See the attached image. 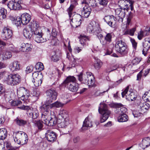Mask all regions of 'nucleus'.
I'll return each mask as SVG.
<instances>
[{
  "instance_id": "8fccbe9b",
  "label": "nucleus",
  "mask_w": 150,
  "mask_h": 150,
  "mask_svg": "<svg viewBox=\"0 0 150 150\" xmlns=\"http://www.w3.org/2000/svg\"><path fill=\"white\" fill-rule=\"evenodd\" d=\"M136 29L135 28H132L126 30L124 34L125 35L128 34L131 36H133L134 35V32L136 31Z\"/></svg>"
},
{
  "instance_id": "e433bc0d",
  "label": "nucleus",
  "mask_w": 150,
  "mask_h": 150,
  "mask_svg": "<svg viewBox=\"0 0 150 150\" xmlns=\"http://www.w3.org/2000/svg\"><path fill=\"white\" fill-rule=\"evenodd\" d=\"M3 59L6 60L10 59L12 57L11 53L8 50H6L3 53Z\"/></svg>"
},
{
  "instance_id": "f3484780",
  "label": "nucleus",
  "mask_w": 150,
  "mask_h": 150,
  "mask_svg": "<svg viewBox=\"0 0 150 150\" xmlns=\"http://www.w3.org/2000/svg\"><path fill=\"white\" fill-rule=\"evenodd\" d=\"M93 126L92 121L89 116L86 117L83 122V124L81 129L83 130H85Z\"/></svg>"
},
{
  "instance_id": "ddd939ff",
  "label": "nucleus",
  "mask_w": 150,
  "mask_h": 150,
  "mask_svg": "<svg viewBox=\"0 0 150 150\" xmlns=\"http://www.w3.org/2000/svg\"><path fill=\"white\" fill-rule=\"evenodd\" d=\"M12 35V30L9 28L4 27L2 30L1 37L4 40H7L11 37Z\"/></svg>"
},
{
  "instance_id": "4c0bfd02",
  "label": "nucleus",
  "mask_w": 150,
  "mask_h": 150,
  "mask_svg": "<svg viewBox=\"0 0 150 150\" xmlns=\"http://www.w3.org/2000/svg\"><path fill=\"white\" fill-rule=\"evenodd\" d=\"M7 132L5 128L0 129V139H4L7 136Z\"/></svg>"
},
{
  "instance_id": "0eeeda50",
  "label": "nucleus",
  "mask_w": 150,
  "mask_h": 150,
  "mask_svg": "<svg viewBox=\"0 0 150 150\" xmlns=\"http://www.w3.org/2000/svg\"><path fill=\"white\" fill-rule=\"evenodd\" d=\"M134 2L132 0H119L118 4L120 8H126V11H127L129 7L132 11L134 9L133 5Z\"/></svg>"
},
{
  "instance_id": "72a5a7b5",
  "label": "nucleus",
  "mask_w": 150,
  "mask_h": 150,
  "mask_svg": "<svg viewBox=\"0 0 150 150\" xmlns=\"http://www.w3.org/2000/svg\"><path fill=\"white\" fill-rule=\"evenodd\" d=\"M23 34L24 37L26 38H30L33 37V31H31L30 29V31L28 30L26 28H25L23 30Z\"/></svg>"
},
{
  "instance_id": "69168bd1",
  "label": "nucleus",
  "mask_w": 150,
  "mask_h": 150,
  "mask_svg": "<svg viewBox=\"0 0 150 150\" xmlns=\"http://www.w3.org/2000/svg\"><path fill=\"white\" fill-rule=\"evenodd\" d=\"M143 37H144V36L142 31L141 30L138 33L137 38L139 40H141Z\"/></svg>"
},
{
  "instance_id": "09e8293b",
  "label": "nucleus",
  "mask_w": 150,
  "mask_h": 150,
  "mask_svg": "<svg viewBox=\"0 0 150 150\" xmlns=\"http://www.w3.org/2000/svg\"><path fill=\"white\" fill-rule=\"evenodd\" d=\"M74 8L73 5H71L70 7L67 10L70 18H71L73 15L74 13H73L72 11Z\"/></svg>"
},
{
  "instance_id": "c756f323",
  "label": "nucleus",
  "mask_w": 150,
  "mask_h": 150,
  "mask_svg": "<svg viewBox=\"0 0 150 150\" xmlns=\"http://www.w3.org/2000/svg\"><path fill=\"white\" fill-rule=\"evenodd\" d=\"M142 148L144 149L150 146V137H148L144 138L142 139Z\"/></svg>"
},
{
  "instance_id": "a19ab883",
  "label": "nucleus",
  "mask_w": 150,
  "mask_h": 150,
  "mask_svg": "<svg viewBox=\"0 0 150 150\" xmlns=\"http://www.w3.org/2000/svg\"><path fill=\"white\" fill-rule=\"evenodd\" d=\"M32 82L35 86L38 87L41 85L42 82V80L40 78L38 77L33 79Z\"/></svg>"
},
{
  "instance_id": "9b49d317",
  "label": "nucleus",
  "mask_w": 150,
  "mask_h": 150,
  "mask_svg": "<svg viewBox=\"0 0 150 150\" xmlns=\"http://www.w3.org/2000/svg\"><path fill=\"white\" fill-rule=\"evenodd\" d=\"M126 8H117L115 10V14L118 16L116 17L118 21L119 22H122L123 18L126 15Z\"/></svg>"
},
{
  "instance_id": "4be33fe9",
  "label": "nucleus",
  "mask_w": 150,
  "mask_h": 150,
  "mask_svg": "<svg viewBox=\"0 0 150 150\" xmlns=\"http://www.w3.org/2000/svg\"><path fill=\"white\" fill-rule=\"evenodd\" d=\"M106 33V34L104 37L105 41H100L101 43L104 47H106L107 46V42L110 43L111 42L113 36L112 33Z\"/></svg>"
},
{
  "instance_id": "a18cd8bd",
  "label": "nucleus",
  "mask_w": 150,
  "mask_h": 150,
  "mask_svg": "<svg viewBox=\"0 0 150 150\" xmlns=\"http://www.w3.org/2000/svg\"><path fill=\"white\" fill-rule=\"evenodd\" d=\"M59 116H60L63 119L68 118V114L67 111L66 110H61L59 113Z\"/></svg>"
},
{
  "instance_id": "e2e57ef3",
  "label": "nucleus",
  "mask_w": 150,
  "mask_h": 150,
  "mask_svg": "<svg viewBox=\"0 0 150 150\" xmlns=\"http://www.w3.org/2000/svg\"><path fill=\"white\" fill-rule=\"evenodd\" d=\"M109 90V88H108L107 90L106 91H104L103 92H100L99 91H97L95 93V95L96 96H101L104 94V93L105 92H106L108 91V90Z\"/></svg>"
},
{
  "instance_id": "338daca9",
  "label": "nucleus",
  "mask_w": 150,
  "mask_h": 150,
  "mask_svg": "<svg viewBox=\"0 0 150 150\" xmlns=\"http://www.w3.org/2000/svg\"><path fill=\"white\" fill-rule=\"evenodd\" d=\"M130 40L132 44L133 47L135 49H136L137 47V42H136L135 40L133 39H131Z\"/></svg>"
},
{
  "instance_id": "37998d69",
  "label": "nucleus",
  "mask_w": 150,
  "mask_h": 150,
  "mask_svg": "<svg viewBox=\"0 0 150 150\" xmlns=\"http://www.w3.org/2000/svg\"><path fill=\"white\" fill-rule=\"evenodd\" d=\"M95 61L94 63L95 68L96 69H99L103 64L102 62L98 59L95 58Z\"/></svg>"
},
{
  "instance_id": "4d7b16f0",
  "label": "nucleus",
  "mask_w": 150,
  "mask_h": 150,
  "mask_svg": "<svg viewBox=\"0 0 150 150\" xmlns=\"http://www.w3.org/2000/svg\"><path fill=\"white\" fill-rule=\"evenodd\" d=\"M141 60L140 58L136 57L132 61V63L133 65H137L139 63Z\"/></svg>"
},
{
  "instance_id": "f257e3e1",
  "label": "nucleus",
  "mask_w": 150,
  "mask_h": 150,
  "mask_svg": "<svg viewBox=\"0 0 150 150\" xmlns=\"http://www.w3.org/2000/svg\"><path fill=\"white\" fill-rule=\"evenodd\" d=\"M76 81L74 77L70 76L66 78L63 82V84L69 91L76 92L79 88V84Z\"/></svg>"
},
{
  "instance_id": "f03ea898",
  "label": "nucleus",
  "mask_w": 150,
  "mask_h": 150,
  "mask_svg": "<svg viewBox=\"0 0 150 150\" xmlns=\"http://www.w3.org/2000/svg\"><path fill=\"white\" fill-rule=\"evenodd\" d=\"M115 47L116 52L122 56L126 55L128 53L129 50L127 46L122 40L117 41Z\"/></svg>"
},
{
  "instance_id": "2eb2a0df",
  "label": "nucleus",
  "mask_w": 150,
  "mask_h": 150,
  "mask_svg": "<svg viewBox=\"0 0 150 150\" xmlns=\"http://www.w3.org/2000/svg\"><path fill=\"white\" fill-rule=\"evenodd\" d=\"M45 138L48 142H53L56 139V134L53 131L48 130L46 133Z\"/></svg>"
},
{
  "instance_id": "c9c22d12",
  "label": "nucleus",
  "mask_w": 150,
  "mask_h": 150,
  "mask_svg": "<svg viewBox=\"0 0 150 150\" xmlns=\"http://www.w3.org/2000/svg\"><path fill=\"white\" fill-rule=\"evenodd\" d=\"M128 120V117L125 114L120 115L118 117V120L119 122H125L127 121Z\"/></svg>"
},
{
  "instance_id": "774afa93",
  "label": "nucleus",
  "mask_w": 150,
  "mask_h": 150,
  "mask_svg": "<svg viewBox=\"0 0 150 150\" xmlns=\"http://www.w3.org/2000/svg\"><path fill=\"white\" fill-rule=\"evenodd\" d=\"M4 146L7 148H10L11 146L10 143L8 141H6L4 142Z\"/></svg>"
},
{
  "instance_id": "2f4dec72",
  "label": "nucleus",
  "mask_w": 150,
  "mask_h": 150,
  "mask_svg": "<svg viewBox=\"0 0 150 150\" xmlns=\"http://www.w3.org/2000/svg\"><path fill=\"white\" fill-rule=\"evenodd\" d=\"M127 111V109L122 106L117 108L115 110V112L120 115L125 114Z\"/></svg>"
},
{
  "instance_id": "79ce46f5",
  "label": "nucleus",
  "mask_w": 150,
  "mask_h": 150,
  "mask_svg": "<svg viewBox=\"0 0 150 150\" xmlns=\"http://www.w3.org/2000/svg\"><path fill=\"white\" fill-rule=\"evenodd\" d=\"M6 11L4 8L2 7L0 8V19L2 20L6 17Z\"/></svg>"
},
{
  "instance_id": "ea45409f",
  "label": "nucleus",
  "mask_w": 150,
  "mask_h": 150,
  "mask_svg": "<svg viewBox=\"0 0 150 150\" xmlns=\"http://www.w3.org/2000/svg\"><path fill=\"white\" fill-rule=\"evenodd\" d=\"M80 43L83 45H84L85 42L86 40H90V38L88 36L84 35H80Z\"/></svg>"
},
{
  "instance_id": "49530a36",
  "label": "nucleus",
  "mask_w": 150,
  "mask_h": 150,
  "mask_svg": "<svg viewBox=\"0 0 150 150\" xmlns=\"http://www.w3.org/2000/svg\"><path fill=\"white\" fill-rule=\"evenodd\" d=\"M36 70L38 71H41L44 69V66L43 64L41 62H38L37 63L35 66Z\"/></svg>"
},
{
  "instance_id": "680f3d73",
  "label": "nucleus",
  "mask_w": 150,
  "mask_h": 150,
  "mask_svg": "<svg viewBox=\"0 0 150 150\" xmlns=\"http://www.w3.org/2000/svg\"><path fill=\"white\" fill-rule=\"evenodd\" d=\"M0 50L2 51L4 48V47L6 45V44L5 42L0 40Z\"/></svg>"
},
{
  "instance_id": "412c9836",
  "label": "nucleus",
  "mask_w": 150,
  "mask_h": 150,
  "mask_svg": "<svg viewBox=\"0 0 150 150\" xmlns=\"http://www.w3.org/2000/svg\"><path fill=\"white\" fill-rule=\"evenodd\" d=\"M21 20H22V24L24 25H26L30 21L31 19V16L28 13H27L22 14L19 18Z\"/></svg>"
},
{
  "instance_id": "bb28decb",
  "label": "nucleus",
  "mask_w": 150,
  "mask_h": 150,
  "mask_svg": "<svg viewBox=\"0 0 150 150\" xmlns=\"http://www.w3.org/2000/svg\"><path fill=\"white\" fill-rule=\"evenodd\" d=\"M102 30L98 26H96L93 33L96 35L98 39L100 40L103 38V35L101 34Z\"/></svg>"
},
{
  "instance_id": "f8f14e48",
  "label": "nucleus",
  "mask_w": 150,
  "mask_h": 150,
  "mask_svg": "<svg viewBox=\"0 0 150 150\" xmlns=\"http://www.w3.org/2000/svg\"><path fill=\"white\" fill-rule=\"evenodd\" d=\"M104 20L109 26L112 28H114L117 19L116 17L112 15L105 16L104 18Z\"/></svg>"
},
{
  "instance_id": "f704fd0d",
  "label": "nucleus",
  "mask_w": 150,
  "mask_h": 150,
  "mask_svg": "<svg viewBox=\"0 0 150 150\" xmlns=\"http://www.w3.org/2000/svg\"><path fill=\"white\" fill-rule=\"evenodd\" d=\"M15 121L18 125L20 126H24L26 125L27 123V121L18 117L15 120Z\"/></svg>"
},
{
  "instance_id": "603ef678",
  "label": "nucleus",
  "mask_w": 150,
  "mask_h": 150,
  "mask_svg": "<svg viewBox=\"0 0 150 150\" xmlns=\"http://www.w3.org/2000/svg\"><path fill=\"white\" fill-rule=\"evenodd\" d=\"M53 54L52 55V60L55 62H56L59 60V57L57 55V53L55 52H53Z\"/></svg>"
},
{
  "instance_id": "5701e85b",
  "label": "nucleus",
  "mask_w": 150,
  "mask_h": 150,
  "mask_svg": "<svg viewBox=\"0 0 150 150\" xmlns=\"http://www.w3.org/2000/svg\"><path fill=\"white\" fill-rule=\"evenodd\" d=\"M91 9L88 5H86L83 8V10L81 11V15L82 17L85 18H88L91 13Z\"/></svg>"
},
{
  "instance_id": "052dcab7",
  "label": "nucleus",
  "mask_w": 150,
  "mask_h": 150,
  "mask_svg": "<svg viewBox=\"0 0 150 150\" xmlns=\"http://www.w3.org/2000/svg\"><path fill=\"white\" fill-rule=\"evenodd\" d=\"M18 19V20H17V19H14L13 20V23H14L16 25L17 27L20 25L21 23L22 24V20H21V18L19 19V18Z\"/></svg>"
},
{
  "instance_id": "a211bd4d",
  "label": "nucleus",
  "mask_w": 150,
  "mask_h": 150,
  "mask_svg": "<svg viewBox=\"0 0 150 150\" xmlns=\"http://www.w3.org/2000/svg\"><path fill=\"white\" fill-rule=\"evenodd\" d=\"M143 49L142 50V53L145 55L146 54L147 51L150 47V38H146L143 42Z\"/></svg>"
},
{
  "instance_id": "58836bf2",
  "label": "nucleus",
  "mask_w": 150,
  "mask_h": 150,
  "mask_svg": "<svg viewBox=\"0 0 150 150\" xmlns=\"http://www.w3.org/2000/svg\"><path fill=\"white\" fill-rule=\"evenodd\" d=\"M20 134L18 132H15L13 134V136L15 142L17 144H21V141L20 139Z\"/></svg>"
},
{
  "instance_id": "7c9ffc66",
  "label": "nucleus",
  "mask_w": 150,
  "mask_h": 150,
  "mask_svg": "<svg viewBox=\"0 0 150 150\" xmlns=\"http://www.w3.org/2000/svg\"><path fill=\"white\" fill-rule=\"evenodd\" d=\"M69 124L68 118H66L62 120V121L58 125L59 127L66 128L67 127Z\"/></svg>"
},
{
  "instance_id": "473e14b6",
  "label": "nucleus",
  "mask_w": 150,
  "mask_h": 150,
  "mask_svg": "<svg viewBox=\"0 0 150 150\" xmlns=\"http://www.w3.org/2000/svg\"><path fill=\"white\" fill-rule=\"evenodd\" d=\"M87 82L86 84L89 87L93 86L95 83V80L93 76L91 75L90 76H88V77L87 79Z\"/></svg>"
},
{
  "instance_id": "dca6fc26",
  "label": "nucleus",
  "mask_w": 150,
  "mask_h": 150,
  "mask_svg": "<svg viewBox=\"0 0 150 150\" xmlns=\"http://www.w3.org/2000/svg\"><path fill=\"white\" fill-rule=\"evenodd\" d=\"M46 117V118L42 119L43 122L44 124L49 126H53L56 124L57 120L55 117H50V118H49V119H47Z\"/></svg>"
},
{
  "instance_id": "5fc2aeb1",
  "label": "nucleus",
  "mask_w": 150,
  "mask_h": 150,
  "mask_svg": "<svg viewBox=\"0 0 150 150\" xmlns=\"http://www.w3.org/2000/svg\"><path fill=\"white\" fill-rule=\"evenodd\" d=\"M22 103V102L20 100H12L11 102V105L12 106H18Z\"/></svg>"
},
{
  "instance_id": "de8ad7c7",
  "label": "nucleus",
  "mask_w": 150,
  "mask_h": 150,
  "mask_svg": "<svg viewBox=\"0 0 150 150\" xmlns=\"http://www.w3.org/2000/svg\"><path fill=\"white\" fill-rule=\"evenodd\" d=\"M96 25V24L95 25H92L91 23L89 24L87 27V30L88 32L91 33H93Z\"/></svg>"
},
{
  "instance_id": "aec40b11",
  "label": "nucleus",
  "mask_w": 150,
  "mask_h": 150,
  "mask_svg": "<svg viewBox=\"0 0 150 150\" xmlns=\"http://www.w3.org/2000/svg\"><path fill=\"white\" fill-rule=\"evenodd\" d=\"M92 74V73L91 72H86V74H84L82 73H81L80 74L77 76L78 80L82 83L86 84L88 76H90Z\"/></svg>"
},
{
  "instance_id": "6ab92c4d",
  "label": "nucleus",
  "mask_w": 150,
  "mask_h": 150,
  "mask_svg": "<svg viewBox=\"0 0 150 150\" xmlns=\"http://www.w3.org/2000/svg\"><path fill=\"white\" fill-rule=\"evenodd\" d=\"M21 3L11 1L9 2L7 6L11 10H19L21 7Z\"/></svg>"
},
{
  "instance_id": "cd10ccee",
  "label": "nucleus",
  "mask_w": 150,
  "mask_h": 150,
  "mask_svg": "<svg viewBox=\"0 0 150 150\" xmlns=\"http://www.w3.org/2000/svg\"><path fill=\"white\" fill-rule=\"evenodd\" d=\"M22 45V50L23 52H29L31 50L32 47V46L31 44L28 43H23Z\"/></svg>"
},
{
  "instance_id": "20e7f679",
  "label": "nucleus",
  "mask_w": 150,
  "mask_h": 150,
  "mask_svg": "<svg viewBox=\"0 0 150 150\" xmlns=\"http://www.w3.org/2000/svg\"><path fill=\"white\" fill-rule=\"evenodd\" d=\"M8 85L14 86L18 84L21 81V77L18 74H12L8 75L5 80Z\"/></svg>"
},
{
  "instance_id": "423d86ee",
  "label": "nucleus",
  "mask_w": 150,
  "mask_h": 150,
  "mask_svg": "<svg viewBox=\"0 0 150 150\" xmlns=\"http://www.w3.org/2000/svg\"><path fill=\"white\" fill-rule=\"evenodd\" d=\"M19 108L23 110H26L28 116L33 119H36L39 116L38 111L35 108L31 109L29 106L24 105Z\"/></svg>"
},
{
  "instance_id": "6e6552de",
  "label": "nucleus",
  "mask_w": 150,
  "mask_h": 150,
  "mask_svg": "<svg viewBox=\"0 0 150 150\" xmlns=\"http://www.w3.org/2000/svg\"><path fill=\"white\" fill-rule=\"evenodd\" d=\"M29 26L31 29V31H33V36L43 34L42 32L41 27L36 21L31 22Z\"/></svg>"
},
{
  "instance_id": "39448f33",
  "label": "nucleus",
  "mask_w": 150,
  "mask_h": 150,
  "mask_svg": "<svg viewBox=\"0 0 150 150\" xmlns=\"http://www.w3.org/2000/svg\"><path fill=\"white\" fill-rule=\"evenodd\" d=\"M129 86H128L122 93V97L124 98L125 96L126 99L129 101L135 100L137 98V95L132 90L129 91Z\"/></svg>"
},
{
  "instance_id": "7ed1b4c3",
  "label": "nucleus",
  "mask_w": 150,
  "mask_h": 150,
  "mask_svg": "<svg viewBox=\"0 0 150 150\" xmlns=\"http://www.w3.org/2000/svg\"><path fill=\"white\" fill-rule=\"evenodd\" d=\"M98 108V111L102 115L100 120L101 123L105 122L111 114V112L108 109L107 105L103 103H101Z\"/></svg>"
},
{
  "instance_id": "0e129e2a",
  "label": "nucleus",
  "mask_w": 150,
  "mask_h": 150,
  "mask_svg": "<svg viewBox=\"0 0 150 150\" xmlns=\"http://www.w3.org/2000/svg\"><path fill=\"white\" fill-rule=\"evenodd\" d=\"M143 73V70L141 71L137 74L136 80L140 81L141 80Z\"/></svg>"
},
{
  "instance_id": "393cba45",
  "label": "nucleus",
  "mask_w": 150,
  "mask_h": 150,
  "mask_svg": "<svg viewBox=\"0 0 150 150\" xmlns=\"http://www.w3.org/2000/svg\"><path fill=\"white\" fill-rule=\"evenodd\" d=\"M20 134V139L21 141V144L23 145L27 143L28 141V136L24 132L22 131L18 132Z\"/></svg>"
},
{
  "instance_id": "a878e982",
  "label": "nucleus",
  "mask_w": 150,
  "mask_h": 150,
  "mask_svg": "<svg viewBox=\"0 0 150 150\" xmlns=\"http://www.w3.org/2000/svg\"><path fill=\"white\" fill-rule=\"evenodd\" d=\"M43 34L33 35V38L35 41L37 42H43L49 40V38H47L44 39L42 37Z\"/></svg>"
},
{
  "instance_id": "3c124183",
  "label": "nucleus",
  "mask_w": 150,
  "mask_h": 150,
  "mask_svg": "<svg viewBox=\"0 0 150 150\" xmlns=\"http://www.w3.org/2000/svg\"><path fill=\"white\" fill-rule=\"evenodd\" d=\"M50 104L51 108L53 107L59 108L62 107L63 105V104L58 101H56L52 104H51V103Z\"/></svg>"
},
{
  "instance_id": "864d4df0",
  "label": "nucleus",
  "mask_w": 150,
  "mask_h": 150,
  "mask_svg": "<svg viewBox=\"0 0 150 150\" xmlns=\"http://www.w3.org/2000/svg\"><path fill=\"white\" fill-rule=\"evenodd\" d=\"M25 88L23 87H20L17 90V93L19 96H21V97Z\"/></svg>"
},
{
  "instance_id": "13d9d810",
  "label": "nucleus",
  "mask_w": 150,
  "mask_h": 150,
  "mask_svg": "<svg viewBox=\"0 0 150 150\" xmlns=\"http://www.w3.org/2000/svg\"><path fill=\"white\" fill-rule=\"evenodd\" d=\"M35 124L39 130H41L42 129L43 127V125L41 121H37L36 123H35Z\"/></svg>"
},
{
  "instance_id": "bf43d9fd",
  "label": "nucleus",
  "mask_w": 150,
  "mask_h": 150,
  "mask_svg": "<svg viewBox=\"0 0 150 150\" xmlns=\"http://www.w3.org/2000/svg\"><path fill=\"white\" fill-rule=\"evenodd\" d=\"M90 6L93 8H95L97 6V4L96 0H90L89 2Z\"/></svg>"
},
{
  "instance_id": "c03bdc74",
  "label": "nucleus",
  "mask_w": 150,
  "mask_h": 150,
  "mask_svg": "<svg viewBox=\"0 0 150 150\" xmlns=\"http://www.w3.org/2000/svg\"><path fill=\"white\" fill-rule=\"evenodd\" d=\"M29 96V94L28 93V90L25 88L21 96V99L24 101L25 99L26 100L28 99Z\"/></svg>"
},
{
  "instance_id": "4468645a",
  "label": "nucleus",
  "mask_w": 150,
  "mask_h": 150,
  "mask_svg": "<svg viewBox=\"0 0 150 150\" xmlns=\"http://www.w3.org/2000/svg\"><path fill=\"white\" fill-rule=\"evenodd\" d=\"M50 108H51L50 104H46L43 105L41 108V109L42 112V119L46 118L47 115L50 114V111L49 110Z\"/></svg>"
},
{
  "instance_id": "6e6d98bb",
  "label": "nucleus",
  "mask_w": 150,
  "mask_h": 150,
  "mask_svg": "<svg viewBox=\"0 0 150 150\" xmlns=\"http://www.w3.org/2000/svg\"><path fill=\"white\" fill-rule=\"evenodd\" d=\"M98 3L104 7L106 6L108 2V0H98Z\"/></svg>"
},
{
  "instance_id": "c85d7f7f",
  "label": "nucleus",
  "mask_w": 150,
  "mask_h": 150,
  "mask_svg": "<svg viewBox=\"0 0 150 150\" xmlns=\"http://www.w3.org/2000/svg\"><path fill=\"white\" fill-rule=\"evenodd\" d=\"M141 113L146 112L149 108V105L146 103H141L139 105Z\"/></svg>"
},
{
  "instance_id": "b1692460",
  "label": "nucleus",
  "mask_w": 150,
  "mask_h": 150,
  "mask_svg": "<svg viewBox=\"0 0 150 150\" xmlns=\"http://www.w3.org/2000/svg\"><path fill=\"white\" fill-rule=\"evenodd\" d=\"M20 68V64L17 61H15L10 64L9 68L12 71L19 70Z\"/></svg>"
},
{
  "instance_id": "1a4fd4ad",
  "label": "nucleus",
  "mask_w": 150,
  "mask_h": 150,
  "mask_svg": "<svg viewBox=\"0 0 150 150\" xmlns=\"http://www.w3.org/2000/svg\"><path fill=\"white\" fill-rule=\"evenodd\" d=\"M46 103L50 104L55 100L57 96V92L53 89H49L46 92Z\"/></svg>"
},
{
  "instance_id": "9d476101",
  "label": "nucleus",
  "mask_w": 150,
  "mask_h": 150,
  "mask_svg": "<svg viewBox=\"0 0 150 150\" xmlns=\"http://www.w3.org/2000/svg\"><path fill=\"white\" fill-rule=\"evenodd\" d=\"M70 18L71 20V25L72 27L76 28L79 26L81 23L82 17L81 15L78 14H75Z\"/></svg>"
}]
</instances>
